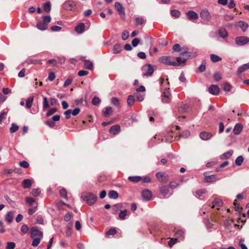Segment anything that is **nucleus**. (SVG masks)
<instances>
[{"instance_id":"obj_1","label":"nucleus","mask_w":249,"mask_h":249,"mask_svg":"<svg viewBox=\"0 0 249 249\" xmlns=\"http://www.w3.org/2000/svg\"><path fill=\"white\" fill-rule=\"evenodd\" d=\"M197 56V53L196 51L187 52L184 54V56H178L177 58V61L179 63V65L181 66H185L186 63V60L188 59L195 58Z\"/></svg>"},{"instance_id":"obj_2","label":"nucleus","mask_w":249,"mask_h":249,"mask_svg":"<svg viewBox=\"0 0 249 249\" xmlns=\"http://www.w3.org/2000/svg\"><path fill=\"white\" fill-rule=\"evenodd\" d=\"M41 20H38L36 23V28L42 31L47 29L48 24L51 22L52 18L50 16H43Z\"/></svg>"},{"instance_id":"obj_3","label":"nucleus","mask_w":249,"mask_h":249,"mask_svg":"<svg viewBox=\"0 0 249 249\" xmlns=\"http://www.w3.org/2000/svg\"><path fill=\"white\" fill-rule=\"evenodd\" d=\"M82 197L87 203L91 205L95 203L97 200V196L91 193L87 192L82 194Z\"/></svg>"},{"instance_id":"obj_4","label":"nucleus","mask_w":249,"mask_h":249,"mask_svg":"<svg viewBox=\"0 0 249 249\" xmlns=\"http://www.w3.org/2000/svg\"><path fill=\"white\" fill-rule=\"evenodd\" d=\"M159 61L164 64L172 66H178L179 63L177 61L176 62L174 61H172L171 57L170 56H162L159 58Z\"/></svg>"},{"instance_id":"obj_5","label":"nucleus","mask_w":249,"mask_h":249,"mask_svg":"<svg viewBox=\"0 0 249 249\" xmlns=\"http://www.w3.org/2000/svg\"><path fill=\"white\" fill-rule=\"evenodd\" d=\"M142 71V75L144 76H150L154 72L153 67L149 64H146L143 66Z\"/></svg>"},{"instance_id":"obj_6","label":"nucleus","mask_w":249,"mask_h":249,"mask_svg":"<svg viewBox=\"0 0 249 249\" xmlns=\"http://www.w3.org/2000/svg\"><path fill=\"white\" fill-rule=\"evenodd\" d=\"M235 42L237 46H243L249 42V38L245 36H240L235 38Z\"/></svg>"},{"instance_id":"obj_7","label":"nucleus","mask_w":249,"mask_h":249,"mask_svg":"<svg viewBox=\"0 0 249 249\" xmlns=\"http://www.w3.org/2000/svg\"><path fill=\"white\" fill-rule=\"evenodd\" d=\"M169 188L164 185H162L160 188V198H167L169 197L171 194H169Z\"/></svg>"},{"instance_id":"obj_8","label":"nucleus","mask_w":249,"mask_h":249,"mask_svg":"<svg viewBox=\"0 0 249 249\" xmlns=\"http://www.w3.org/2000/svg\"><path fill=\"white\" fill-rule=\"evenodd\" d=\"M171 99L169 88H166L161 95V101L163 103H168Z\"/></svg>"},{"instance_id":"obj_9","label":"nucleus","mask_w":249,"mask_h":249,"mask_svg":"<svg viewBox=\"0 0 249 249\" xmlns=\"http://www.w3.org/2000/svg\"><path fill=\"white\" fill-rule=\"evenodd\" d=\"M31 237L32 238H43V233L40 231L36 227H33L31 229Z\"/></svg>"},{"instance_id":"obj_10","label":"nucleus","mask_w":249,"mask_h":249,"mask_svg":"<svg viewBox=\"0 0 249 249\" xmlns=\"http://www.w3.org/2000/svg\"><path fill=\"white\" fill-rule=\"evenodd\" d=\"M156 177L160 182H166L167 181L168 176L164 172H159L157 173Z\"/></svg>"},{"instance_id":"obj_11","label":"nucleus","mask_w":249,"mask_h":249,"mask_svg":"<svg viewBox=\"0 0 249 249\" xmlns=\"http://www.w3.org/2000/svg\"><path fill=\"white\" fill-rule=\"evenodd\" d=\"M207 190L205 189H199L194 192V195L199 199L202 200Z\"/></svg>"},{"instance_id":"obj_12","label":"nucleus","mask_w":249,"mask_h":249,"mask_svg":"<svg viewBox=\"0 0 249 249\" xmlns=\"http://www.w3.org/2000/svg\"><path fill=\"white\" fill-rule=\"evenodd\" d=\"M113 210L116 213H119V217L121 219H124V212L121 210L120 204H117L113 207Z\"/></svg>"},{"instance_id":"obj_13","label":"nucleus","mask_w":249,"mask_h":249,"mask_svg":"<svg viewBox=\"0 0 249 249\" xmlns=\"http://www.w3.org/2000/svg\"><path fill=\"white\" fill-rule=\"evenodd\" d=\"M143 198L146 201H149L152 196V192L148 189H145L142 192Z\"/></svg>"},{"instance_id":"obj_14","label":"nucleus","mask_w":249,"mask_h":249,"mask_svg":"<svg viewBox=\"0 0 249 249\" xmlns=\"http://www.w3.org/2000/svg\"><path fill=\"white\" fill-rule=\"evenodd\" d=\"M200 17L205 20L209 21L211 18V15L208 10H202L200 13Z\"/></svg>"},{"instance_id":"obj_15","label":"nucleus","mask_w":249,"mask_h":249,"mask_svg":"<svg viewBox=\"0 0 249 249\" xmlns=\"http://www.w3.org/2000/svg\"><path fill=\"white\" fill-rule=\"evenodd\" d=\"M208 90L211 94L216 95L219 92V88L216 85H212L209 88Z\"/></svg>"},{"instance_id":"obj_16","label":"nucleus","mask_w":249,"mask_h":249,"mask_svg":"<svg viewBox=\"0 0 249 249\" xmlns=\"http://www.w3.org/2000/svg\"><path fill=\"white\" fill-rule=\"evenodd\" d=\"M212 134L210 132H202L199 134L200 138L203 141H207L212 137Z\"/></svg>"},{"instance_id":"obj_17","label":"nucleus","mask_w":249,"mask_h":249,"mask_svg":"<svg viewBox=\"0 0 249 249\" xmlns=\"http://www.w3.org/2000/svg\"><path fill=\"white\" fill-rule=\"evenodd\" d=\"M218 179V178L216 175H212L210 176H205L204 181L205 182L212 183L215 182Z\"/></svg>"},{"instance_id":"obj_18","label":"nucleus","mask_w":249,"mask_h":249,"mask_svg":"<svg viewBox=\"0 0 249 249\" xmlns=\"http://www.w3.org/2000/svg\"><path fill=\"white\" fill-rule=\"evenodd\" d=\"M114 6L120 16L123 17L124 15L123 6L119 2H116L115 3Z\"/></svg>"},{"instance_id":"obj_19","label":"nucleus","mask_w":249,"mask_h":249,"mask_svg":"<svg viewBox=\"0 0 249 249\" xmlns=\"http://www.w3.org/2000/svg\"><path fill=\"white\" fill-rule=\"evenodd\" d=\"M34 180L31 179H24L22 181V185L24 189L29 188L32 186Z\"/></svg>"},{"instance_id":"obj_20","label":"nucleus","mask_w":249,"mask_h":249,"mask_svg":"<svg viewBox=\"0 0 249 249\" xmlns=\"http://www.w3.org/2000/svg\"><path fill=\"white\" fill-rule=\"evenodd\" d=\"M184 231L183 230H178L176 231L175 236L178 240H182L184 238Z\"/></svg>"},{"instance_id":"obj_21","label":"nucleus","mask_w":249,"mask_h":249,"mask_svg":"<svg viewBox=\"0 0 249 249\" xmlns=\"http://www.w3.org/2000/svg\"><path fill=\"white\" fill-rule=\"evenodd\" d=\"M212 206L211 208H216L217 209L218 208L221 207L223 205V202L222 200L216 198L212 202Z\"/></svg>"},{"instance_id":"obj_22","label":"nucleus","mask_w":249,"mask_h":249,"mask_svg":"<svg viewBox=\"0 0 249 249\" xmlns=\"http://www.w3.org/2000/svg\"><path fill=\"white\" fill-rule=\"evenodd\" d=\"M113 112V110L110 107H105L103 111V115L106 117H107L111 115Z\"/></svg>"},{"instance_id":"obj_23","label":"nucleus","mask_w":249,"mask_h":249,"mask_svg":"<svg viewBox=\"0 0 249 249\" xmlns=\"http://www.w3.org/2000/svg\"><path fill=\"white\" fill-rule=\"evenodd\" d=\"M187 16L190 20L196 19L198 18V14L193 11H188L187 13Z\"/></svg>"},{"instance_id":"obj_24","label":"nucleus","mask_w":249,"mask_h":249,"mask_svg":"<svg viewBox=\"0 0 249 249\" xmlns=\"http://www.w3.org/2000/svg\"><path fill=\"white\" fill-rule=\"evenodd\" d=\"M243 129V125L241 124H237L234 127L233 132L234 134L238 135L241 133Z\"/></svg>"},{"instance_id":"obj_25","label":"nucleus","mask_w":249,"mask_h":249,"mask_svg":"<svg viewBox=\"0 0 249 249\" xmlns=\"http://www.w3.org/2000/svg\"><path fill=\"white\" fill-rule=\"evenodd\" d=\"M233 153V151L232 150H230L228 152H225V153H223V154H222L220 156V158L221 160L228 159L232 155Z\"/></svg>"},{"instance_id":"obj_26","label":"nucleus","mask_w":249,"mask_h":249,"mask_svg":"<svg viewBox=\"0 0 249 249\" xmlns=\"http://www.w3.org/2000/svg\"><path fill=\"white\" fill-rule=\"evenodd\" d=\"M25 201L31 206H37V203L36 202V200L32 197H26Z\"/></svg>"},{"instance_id":"obj_27","label":"nucleus","mask_w":249,"mask_h":249,"mask_svg":"<svg viewBox=\"0 0 249 249\" xmlns=\"http://www.w3.org/2000/svg\"><path fill=\"white\" fill-rule=\"evenodd\" d=\"M249 69V62L245 64L242 65L239 67L237 70V73L238 74H241L245 71Z\"/></svg>"},{"instance_id":"obj_28","label":"nucleus","mask_w":249,"mask_h":249,"mask_svg":"<svg viewBox=\"0 0 249 249\" xmlns=\"http://www.w3.org/2000/svg\"><path fill=\"white\" fill-rule=\"evenodd\" d=\"M75 5L72 1H67L63 4V8L67 10H71Z\"/></svg>"},{"instance_id":"obj_29","label":"nucleus","mask_w":249,"mask_h":249,"mask_svg":"<svg viewBox=\"0 0 249 249\" xmlns=\"http://www.w3.org/2000/svg\"><path fill=\"white\" fill-rule=\"evenodd\" d=\"M85 30V25L81 23L77 25L75 28V31L78 34H81Z\"/></svg>"},{"instance_id":"obj_30","label":"nucleus","mask_w":249,"mask_h":249,"mask_svg":"<svg viewBox=\"0 0 249 249\" xmlns=\"http://www.w3.org/2000/svg\"><path fill=\"white\" fill-rule=\"evenodd\" d=\"M218 35L222 38H225L228 36V33L225 28H220L218 30Z\"/></svg>"},{"instance_id":"obj_31","label":"nucleus","mask_w":249,"mask_h":249,"mask_svg":"<svg viewBox=\"0 0 249 249\" xmlns=\"http://www.w3.org/2000/svg\"><path fill=\"white\" fill-rule=\"evenodd\" d=\"M120 130V126L118 125H113L109 129V132L113 135L117 134Z\"/></svg>"},{"instance_id":"obj_32","label":"nucleus","mask_w":249,"mask_h":249,"mask_svg":"<svg viewBox=\"0 0 249 249\" xmlns=\"http://www.w3.org/2000/svg\"><path fill=\"white\" fill-rule=\"evenodd\" d=\"M117 232V231L115 228H111L106 232V236L107 237L110 236H114Z\"/></svg>"},{"instance_id":"obj_33","label":"nucleus","mask_w":249,"mask_h":249,"mask_svg":"<svg viewBox=\"0 0 249 249\" xmlns=\"http://www.w3.org/2000/svg\"><path fill=\"white\" fill-rule=\"evenodd\" d=\"M210 58L211 61L214 63L219 62L222 60L221 57L214 54H211L210 55Z\"/></svg>"},{"instance_id":"obj_34","label":"nucleus","mask_w":249,"mask_h":249,"mask_svg":"<svg viewBox=\"0 0 249 249\" xmlns=\"http://www.w3.org/2000/svg\"><path fill=\"white\" fill-rule=\"evenodd\" d=\"M239 26L243 32H245L249 27L248 24L243 21H240L239 22Z\"/></svg>"},{"instance_id":"obj_35","label":"nucleus","mask_w":249,"mask_h":249,"mask_svg":"<svg viewBox=\"0 0 249 249\" xmlns=\"http://www.w3.org/2000/svg\"><path fill=\"white\" fill-rule=\"evenodd\" d=\"M128 180L133 182H138L141 180L142 177L141 176H131L129 177Z\"/></svg>"},{"instance_id":"obj_36","label":"nucleus","mask_w":249,"mask_h":249,"mask_svg":"<svg viewBox=\"0 0 249 249\" xmlns=\"http://www.w3.org/2000/svg\"><path fill=\"white\" fill-rule=\"evenodd\" d=\"M135 100V99L134 97V95H129L128 97L127 100V103L129 107L132 106L134 104Z\"/></svg>"},{"instance_id":"obj_37","label":"nucleus","mask_w":249,"mask_h":249,"mask_svg":"<svg viewBox=\"0 0 249 249\" xmlns=\"http://www.w3.org/2000/svg\"><path fill=\"white\" fill-rule=\"evenodd\" d=\"M14 213L12 212H9L7 213L5 217V219L7 221L11 223L13 219Z\"/></svg>"},{"instance_id":"obj_38","label":"nucleus","mask_w":249,"mask_h":249,"mask_svg":"<svg viewBox=\"0 0 249 249\" xmlns=\"http://www.w3.org/2000/svg\"><path fill=\"white\" fill-rule=\"evenodd\" d=\"M123 49V47L120 44H116L114 45L113 49V52L114 53H117L120 52Z\"/></svg>"},{"instance_id":"obj_39","label":"nucleus","mask_w":249,"mask_h":249,"mask_svg":"<svg viewBox=\"0 0 249 249\" xmlns=\"http://www.w3.org/2000/svg\"><path fill=\"white\" fill-rule=\"evenodd\" d=\"M133 95H134L135 98H136L137 100L140 102H142L144 99V94H141L139 92H136Z\"/></svg>"},{"instance_id":"obj_40","label":"nucleus","mask_w":249,"mask_h":249,"mask_svg":"<svg viewBox=\"0 0 249 249\" xmlns=\"http://www.w3.org/2000/svg\"><path fill=\"white\" fill-rule=\"evenodd\" d=\"M222 87L223 89L226 92H229L231 90V86L228 83H224Z\"/></svg>"},{"instance_id":"obj_41","label":"nucleus","mask_w":249,"mask_h":249,"mask_svg":"<svg viewBox=\"0 0 249 249\" xmlns=\"http://www.w3.org/2000/svg\"><path fill=\"white\" fill-rule=\"evenodd\" d=\"M34 100V97H30L27 99L26 101V107L28 108H30L32 105V103Z\"/></svg>"},{"instance_id":"obj_42","label":"nucleus","mask_w":249,"mask_h":249,"mask_svg":"<svg viewBox=\"0 0 249 249\" xmlns=\"http://www.w3.org/2000/svg\"><path fill=\"white\" fill-rule=\"evenodd\" d=\"M145 23V20L142 17H138L136 18V24L137 25H142Z\"/></svg>"},{"instance_id":"obj_43","label":"nucleus","mask_w":249,"mask_h":249,"mask_svg":"<svg viewBox=\"0 0 249 249\" xmlns=\"http://www.w3.org/2000/svg\"><path fill=\"white\" fill-rule=\"evenodd\" d=\"M84 66L86 68L91 70L93 68V64L89 60H84Z\"/></svg>"},{"instance_id":"obj_44","label":"nucleus","mask_w":249,"mask_h":249,"mask_svg":"<svg viewBox=\"0 0 249 249\" xmlns=\"http://www.w3.org/2000/svg\"><path fill=\"white\" fill-rule=\"evenodd\" d=\"M243 160V157L242 156H239L236 159L235 162L237 166H240L242 164Z\"/></svg>"},{"instance_id":"obj_45","label":"nucleus","mask_w":249,"mask_h":249,"mask_svg":"<svg viewBox=\"0 0 249 249\" xmlns=\"http://www.w3.org/2000/svg\"><path fill=\"white\" fill-rule=\"evenodd\" d=\"M32 239H33V240L32 242V245L34 247H36L40 243V241L42 238L37 237V238H32Z\"/></svg>"},{"instance_id":"obj_46","label":"nucleus","mask_w":249,"mask_h":249,"mask_svg":"<svg viewBox=\"0 0 249 249\" xmlns=\"http://www.w3.org/2000/svg\"><path fill=\"white\" fill-rule=\"evenodd\" d=\"M44 10L46 12H49L51 10V3L50 2H47L43 5Z\"/></svg>"},{"instance_id":"obj_47","label":"nucleus","mask_w":249,"mask_h":249,"mask_svg":"<svg viewBox=\"0 0 249 249\" xmlns=\"http://www.w3.org/2000/svg\"><path fill=\"white\" fill-rule=\"evenodd\" d=\"M171 14L174 17L178 18L180 16V12L177 10H172L171 11Z\"/></svg>"},{"instance_id":"obj_48","label":"nucleus","mask_w":249,"mask_h":249,"mask_svg":"<svg viewBox=\"0 0 249 249\" xmlns=\"http://www.w3.org/2000/svg\"><path fill=\"white\" fill-rule=\"evenodd\" d=\"M31 194L35 196H38L40 194V190L39 189H33L32 190Z\"/></svg>"},{"instance_id":"obj_49","label":"nucleus","mask_w":249,"mask_h":249,"mask_svg":"<svg viewBox=\"0 0 249 249\" xmlns=\"http://www.w3.org/2000/svg\"><path fill=\"white\" fill-rule=\"evenodd\" d=\"M108 196L111 198H116L118 197V193L115 191H111L108 193Z\"/></svg>"},{"instance_id":"obj_50","label":"nucleus","mask_w":249,"mask_h":249,"mask_svg":"<svg viewBox=\"0 0 249 249\" xmlns=\"http://www.w3.org/2000/svg\"><path fill=\"white\" fill-rule=\"evenodd\" d=\"M233 205L234 206V209L236 211L240 212L241 211L242 208L240 206V205L237 203L236 200H235L234 201Z\"/></svg>"},{"instance_id":"obj_51","label":"nucleus","mask_w":249,"mask_h":249,"mask_svg":"<svg viewBox=\"0 0 249 249\" xmlns=\"http://www.w3.org/2000/svg\"><path fill=\"white\" fill-rule=\"evenodd\" d=\"M141 181L142 183H150L151 181V179L150 177L148 176H144L143 177H142Z\"/></svg>"},{"instance_id":"obj_52","label":"nucleus","mask_w":249,"mask_h":249,"mask_svg":"<svg viewBox=\"0 0 249 249\" xmlns=\"http://www.w3.org/2000/svg\"><path fill=\"white\" fill-rule=\"evenodd\" d=\"M188 48L185 46L181 48V50L180 51V53L179 56H181V57L182 56H184V54L185 53H187L188 52Z\"/></svg>"},{"instance_id":"obj_53","label":"nucleus","mask_w":249,"mask_h":249,"mask_svg":"<svg viewBox=\"0 0 249 249\" xmlns=\"http://www.w3.org/2000/svg\"><path fill=\"white\" fill-rule=\"evenodd\" d=\"M59 194L60 196L63 197L67 199V193L65 189H62L59 191Z\"/></svg>"},{"instance_id":"obj_54","label":"nucleus","mask_w":249,"mask_h":249,"mask_svg":"<svg viewBox=\"0 0 249 249\" xmlns=\"http://www.w3.org/2000/svg\"><path fill=\"white\" fill-rule=\"evenodd\" d=\"M16 247V244L14 242H9L7 243L6 247V249H14Z\"/></svg>"},{"instance_id":"obj_55","label":"nucleus","mask_w":249,"mask_h":249,"mask_svg":"<svg viewBox=\"0 0 249 249\" xmlns=\"http://www.w3.org/2000/svg\"><path fill=\"white\" fill-rule=\"evenodd\" d=\"M101 102L100 99L97 97H94L92 100V103L95 106L98 105Z\"/></svg>"},{"instance_id":"obj_56","label":"nucleus","mask_w":249,"mask_h":249,"mask_svg":"<svg viewBox=\"0 0 249 249\" xmlns=\"http://www.w3.org/2000/svg\"><path fill=\"white\" fill-rule=\"evenodd\" d=\"M19 165H20V166L24 168H27L29 166V163L25 160L20 162L19 163Z\"/></svg>"},{"instance_id":"obj_57","label":"nucleus","mask_w":249,"mask_h":249,"mask_svg":"<svg viewBox=\"0 0 249 249\" xmlns=\"http://www.w3.org/2000/svg\"><path fill=\"white\" fill-rule=\"evenodd\" d=\"M178 240L177 238H171L170 240L168 242V245L170 247H172L174 245H175Z\"/></svg>"},{"instance_id":"obj_58","label":"nucleus","mask_w":249,"mask_h":249,"mask_svg":"<svg viewBox=\"0 0 249 249\" xmlns=\"http://www.w3.org/2000/svg\"><path fill=\"white\" fill-rule=\"evenodd\" d=\"M55 73L53 72H51L49 74L48 78L50 81H53L55 79Z\"/></svg>"},{"instance_id":"obj_59","label":"nucleus","mask_w":249,"mask_h":249,"mask_svg":"<svg viewBox=\"0 0 249 249\" xmlns=\"http://www.w3.org/2000/svg\"><path fill=\"white\" fill-rule=\"evenodd\" d=\"M37 207V206H33L32 208H30L28 210V213L30 215L34 214L36 211Z\"/></svg>"},{"instance_id":"obj_60","label":"nucleus","mask_w":249,"mask_h":249,"mask_svg":"<svg viewBox=\"0 0 249 249\" xmlns=\"http://www.w3.org/2000/svg\"><path fill=\"white\" fill-rule=\"evenodd\" d=\"M18 129V126L15 124H12V126L10 128V132L11 133H14Z\"/></svg>"},{"instance_id":"obj_61","label":"nucleus","mask_w":249,"mask_h":249,"mask_svg":"<svg viewBox=\"0 0 249 249\" xmlns=\"http://www.w3.org/2000/svg\"><path fill=\"white\" fill-rule=\"evenodd\" d=\"M140 39L138 38H135L132 41V45L133 47H136L140 43Z\"/></svg>"},{"instance_id":"obj_62","label":"nucleus","mask_w":249,"mask_h":249,"mask_svg":"<svg viewBox=\"0 0 249 249\" xmlns=\"http://www.w3.org/2000/svg\"><path fill=\"white\" fill-rule=\"evenodd\" d=\"M214 80L216 81H218L222 79V76L219 72H215L213 75Z\"/></svg>"},{"instance_id":"obj_63","label":"nucleus","mask_w":249,"mask_h":249,"mask_svg":"<svg viewBox=\"0 0 249 249\" xmlns=\"http://www.w3.org/2000/svg\"><path fill=\"white\" fill-rule=\"evenodd\" d=\"M111 102L112 104L116 106H118L119 105V101L117 98L115 97L112 98L111 99Z\"/></svg>"},{"instance_id":"obj_64","label":"nucleus","mask_w":249,"mask_h":249,"mask_svg":"<svg viewBox=\"0 0 249 249\" xmlns=\"http://www.w3.org/2000/svg\"><path fill=\"white\" fill-rule=\"evenodd\" d=\"M173 50L175 52H180L181 50V47L179 44H176L173 46Z\"/></svg>"}]
</instances>
